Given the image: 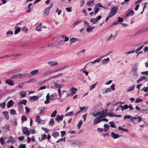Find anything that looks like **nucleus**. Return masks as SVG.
I'll list each match as a JSON object with an SVG mask.
<instances>
[{
    "label": "nucleus",
    "mask_w": 148,
    "mask_h": 148,
    "mask_svg": "<svg viewBox=\"0 0 148 148\" xmlns=\"http://www.w3.org/2000/svg\"><path fill=\"white\" fill-rule=\"evenodd\" d=\"M108 110L107 109H105L100 112H98L95 113L94 112L92 113V114L94 117H96L99 116H102L103 118H105L107 116V112Z\"/></svg>",
    "instance_id": "1"
},
{
    "label": "nucleus",
    "mask_w": 148,
    "mask_h": 148,
    "mask_svg": "<svg viewBox=\"0 0 148 148\" xmlns=\"http://www.w3.org/2000/svg\"><path fill=\"white\" fill-rule=\"evenodd\" d=\"M47 96H48V97L50 101H53L57 99V94L56 93H54L50 95L48 93H47Z\"/></svg>",
    "instance_id": "2"
},
{
    "label": "nucleus",
    "mask_w": 148,
    "mask_h": 148,
    "mask_svg": "<svg viewBox=\"0 0 148 148\" xmlns=\"http://www.w3.org/2000/svg\"><path fill=\"white\" fill-rule=\"evenodd\" d=\"M95 118L93 120V125H95L102 121V116H99Z\"/></svg>",
    "instance_id": "3"
},
{
    "label": "nucleus",
    "mask_w": 148,
    "mask_h": 148,
    "mask_svg": "<svg viewBox=\"0 0 148 148\" xmlns=\"http://www.w3.org/2000/svg\"><path fill=\"white\" fill-rule=\"evenodd\" d=\"M77 90L76 88H75L73 87L72 88L70 89V91L71 92H69V91H68L67 92V96H70L71 95V94L74 95L76 93L77 91ZM73 96V95H72Z\"/></svg>",
    "instance_id": "4"
},
{
    "label": "nucleus",
    "mask_w": 148,
    "mask_h": 148,
    "mask_svg": "<svg viewBox=\"0 0 148 148\" xmlns=\"http://www.w3.org/2000/svg\"><path fill=\"white\" fill-rule=\"evenodd\" d=\"M102 18L101 15L98 16L96 18H91L90 20V21L93 24H95L98 23V21L100 20Z\"/></svg>",
    "instance_id": "5"
},
{
    "label": "nucleus",
    "mask_w": 148,
    "mask_h": 148,
    "mask_svg": "<svg viewBox=\"0 0 148 148\" xmlns=\"http://www.w3.org/2000/svg\"><path fill=\"white\" fill-rule=\"evenodd\" d=\"M131 120L134 123L136 124L140 122L142 120V119L140 117H134L131 119Z\"/></svg>",
    "instance_id": "6"
},
{
    "label": "nucleus",
    "mask_w": 148,
    "mask_h": 148,
    "mask_svg": "<svg viewBox=\"0 0 148 148\" xmlns=\"http://www.w3.org/2000/svg\"><path fill=\"white\" fill-rule=\"evenodd\" d=\"M117 35L114 34L113 35L112 34H110L109 36H107L105 40L107 41H108L111 40H114L116 37Z\"/></svg>",
    "instance_id": "7"
},
{
    "label": "nucleus",
    "mask_w": 148,
    "mask_h": 148,
    "mask_svg": "<svg viewBox=\"0 0 148 148\" xmlns=\"http://www.w3.org/2000/svg\"><path fill=\"white\" fill-rule=\"evenodd\" d=\"M118 9L117 7H114L112 8L110 10V12L109 15L110 16H114L117 12Z\"/></svg>",
    "instance_id": "8"
},
{
    "label": "nucleus",
    "mask_w": 148,
    "mask_h": 148,
    "mask_svg": "<svg viewBox=\"0 0 148 148\" xmlns=\"http://www.w3.org/2000/svg\"><path fill=\"white\" fill-rule=\"evenodd\" d=\"M22 132L23 133L27 136L30 135V131L28 130V128L26 127H23L22 128Z\"/></svg>",
    "instance_id": "9"
},
{
    "label": "nucleus",
    "mask_w": 148,
    "mask_h": 148,
    "mask_svg": "<svg viewBox=\"0 0 148 148\" xmlns=\"http://www.w3.org/2000/svg\"><path fill=\"white\" fill-rule=\"evenodd\" d=\"M10 124H6L4 126L2 127V129L3 132H6L8 131H10Z\"/></svg>",
    "instance_id": "10"
},
{
    "label": "nucleus",
    "mask_w": 148,
    "mask_h": 148,
    "mask_svg": "<svg viewBox=\"0 0 148 148\" xmlns=\"http://www.w3.org/2000/svg\"><path fill=\"white\" fill-rule=\"evenodd\" d=\"M47 64L51 66H56L58 65V62L57 61H50L48 62Z\"/></svg>",
    "instance_id": "11"
},
{
    "label": "nucleus",
    "mask_w": 148,
    "mask_h": 148,
    "mask_svg": "<svg viewBox=\"0 0 148 148\" xmlns=\"http://www.w3.org/2000/svg\"><path fill=\"white\" fill-rule=\"evenodd\" d=\"M111 136L114 139H117L121 136V135L118 134H116L113 132H111Z\"/></svg>",
    "instance_id": "12"
},
{
    "label": "nucleus",
    "mask_w": 148,
    "mask_h": 148,
    "mask_svg": "<svg viewBox=\"0 0 148 148\" xmlns=\"http://www.w3.org/2000/svg\"><path fill=\"white\" fill-rule=\"evenodd\" d=\"M16 142V140L12 136H10L8 138V140L6 142L7 143H14Z\"/></svg>",
    "instance_id": "13"
},
{
    "label": "nucleus",
    "mask_w": 148,
    "mask_h": 148,
    "mask_svg": "<svg viewBox=\"0 0 148 148\" xmlns=\"http://www.w3.org/2000/svg\"><path fill=\"white\" fill-rule=\"evenodd\" d=\"M38 110L40 111L39 114L41 115L45 112V108L44 106H41L38 108Z\"/></svg>",
    "instance_id": "14"
},
{
    "label": "nucleus",
    "mask_w": 148,
    "mask_h": 148,
    "mask_svg": "<svg viewBox=\"0 0 148 148\" xmlns=\"http://www.w3.org/2000/svg\"><path fill=\"white\" fill-rule=\"evenodd\" d=\"M5 82L10 86H13L14 85V82L11 79H7L5 81Z\"/></svg>",
    "instance_id": "15"
},
{
    "label": "nucleus",
    "mask_w": 148,
    "mask_h": 148,
    "mask_svg": "<svg viewBox=\"0 0 148 148\" xmlns=\"http://www.w3.org/2000/svg\"><path fill=\"white\" fill-rule=\"evenodd\" d=\"M64 86V85L63 84H59L58 85V91L59 96L60 97H61V87H63Z\"/></svg>",
    "instance_id": "16"
},
{
    "label": "nucleus",
    "mask_w": 148,
    "mask_h": 148,
    "mask_svg": "<svg viewBox=\"0 0 148 148\" xmlns=\"http://www.w3.org/2000/svg\"><path fill=\"white\" fill-rule=\"evenodd\" d=\"M14 29H15L14 34L15 35H16L19 33L21 29V28L19 27L18 26H15L14 27Z\"/></svg>",
    "instance_id": "17"
},
{
    "label": "nucleus",
    "mask_w": 148,
    "mask_h": 148,
    "mask_svg": "<svg viewBox=\"0 0 148 148\" xmlns=\"http://www.w3.org/2000/svg\"><path fill=\"white\" fill-rule=\"evenodd\" d=\"M134 13V12L132 10H128L126 13V16H132Z\"/></svg>",
    "instance_id": "18"
},
{
    "label": "nucleus",
    "mask_w": 148,
    "mask_h": 148,
    "mask_svg": "<svg viewBox=\"0 0 148 148\" xmlns=\"http://www.w3.org/2000/svg\"><path fill=\"white\" fill-rule=\"evenodd\" d=\"M64 116L63 115L60 116L57 115L56 117V120L57 121H59L60 120L62 121Z\"/></svg>",
    "instance_id": "19"
},
{
    "label": "nucleus",
    "mask_w": 148,
    "mask_h": 148,
    "mask_svg": "<svg viewBox=\"0 0 148 148\" xmlns=\"http://www.w3.org/2000/svg\"><path fill=\"white\" fill-rule=\"evenodd\" d=\"M133 69L132 72L137 71V69L138 68V64L137 63H134L133 64Z\"/></svg>",
    "instance_id": "20"
},
{
    "label": "nucleus",
    "mask_w": 148,
    "mask_h": 148,
    "mask_svg": "<svg viewBox=\"0 0 148 148\" xmlns=\"http://www.w3.org/2000/svg\"><path fill=\"white\" fill-rule=\"evenodd\" d=\"M39 72L38 69H36L30 72V74L32 75H37Z\"/></svg>",
    "instance_id": "21"
},
{
    "label": "nucleus",
    "mask_w": 148,
    "mask_h": 148,
    "mask_svg": "<svg viewBox=\"0 0 148 148\" xmlns=\"http://www.w3.org/2000/svg\"><path fill=\"white\" fill-rule=\"evenodd\" d=\"M94 0H89L87 3V5L88 6H92L94 5Z\"/></svg>",
    "instance_id": "22"
},
{
    "label": "nucleus",
    "mask_w": 148,
    "mask_h": 148,
    "mask_svg": "<svg viewBox=\"0 0 148 148\" xmlns=\"http://www.w3.org/2000/svg\"><path fill=\"white\" fill-rule=\"evenodd\" d=\"M22 70L21 67H18L16 68L13 70L14 73H17L20 72Z\"/></svg>",
    "instance_id": "23"
},
{
    "label": "nucleus",
    "mask_w": 148,
    "mask_h": 148,
    "mask_svg": "<svg viewBox=\"0 0 148 148\" xmlns=\"http://www.w3.org/2000/svg\"><path fill=\"white\" fill-rule=\"evenodd\" d=\"M42 25V23H40L39 25L35 28V30L39 32L41 31H42V27H41Z\"/></svg>",
    "instance_id": "24"
},
{
    "label": "nucleus",
    "mask_w": 148,
    "mask_h": 148,
    "mask_svg": "<svg viewBox=\"0 0 148 148\" xmlns=\"http://www.w3.org/2000/svg\"><path fill=\"white\" fill-rule=\"evenodd\" d=\"M13 103H14L12 100H10L7 103V107L8 108H10L12 106Z\"/></svg>",
    "instance_id": "25"
},
{
    "label": "nucleus",
    "mask_w": 148,
    "mask_h": 148,
    "mask_svg": "<svg viewBox=\"0 0 148 148\" xmlns=\"http://www.w3.org/2000/svg\"><path fill=\"white\" fill-rule=\"evenodd\" d=\"M38 96H33L30 97L29 99L31 101H34L38 99Z\"/></svg>",
    "instance_id": "26"
},
{
    "label": "nucleus",
    "mask_w": 148,
    "mask_h": 148,
    "mask_svg": "<svg viewBox=\"0 0 148 148\" xmlns=\"http://www.w3.org/2000/svg\"><path fill=\"white\" fill-rule=\"evenodd\" d=\"M78 41V40L77 38H72L70 39V43L72 44L74 42L77 41Z\"/></svg>",
    "instance_id": "27"
},
{
    "label": "nucleus",
    "mask_w": 148,
    "mask_h": 148,
    "mask_svg": "<svg viewBox=\"0 0 148 148\" xmlns=\"http://www.w3.org/2000/svg\"><path fill=\"white\" fill-rule=\"evenodd\" d=\"M63 73H60L57 74L55 76H52L50 77V79H55L56 78H58L60 77L63 75Z\"/></svg>",
    "instance_id": "28"
},
{
    "label": "nucleus",
    "mask_w": 148,
    "mask_h": 148,
    "mask_svg": "<svg viewBox=\"0 0 148 148\" xmlns=\"http://www.w3.org/2000/svg\"><path fill=\"white\" fill-rule=\"evenodd\" d=\"M3 114L7 119L8 120L9 119V116L8 114V112L7 111H4L3 112Z\"/></svg>",
    "instance_id": "29"
},
{
    "label": "nucleus",
    "mask_w": 148,
    "mask_h": 148,
    "mask_svg": "<svg viewBox=\"0 0 148 148\" xmlns=\"http://www.w3.org/2000/svg\"><path fill=\"white\" fill-rule=\"evenodd\" d=\"M19 95L21 98H23L26 95L25 92L24 91H22L20 92Z\"/></svg>",
    "instance_id": "30"
},
{
    "label": "nucleus",
    "mask_w": 148,
    "mask_h": 148,
    "mask_svg": "<svg viewBox=\"0 0 148 148\" xmlns=\"http://www.w3.org/2000/svg\"><path fill=\"white\" fill-rule=\"evenodd\" d=\"M110 60L109 58H108L106 59H105L102 60L101 62L103 64H107Z\"/></svg>",
    "instance_id": "31"
},
{
    "label": "nucleus",
    "mask_w": 148,
    "mask_h": 148,
    "mask_svg": "<svg viewBox=\"0 0 148 148\" xmlns=\"http://www.w3.org/2000/svg\"><path fill=\"white\" fill-rule=\"evenodd\" d=\"M61 38L62 39H65L64 41V42H67L69 40V38L64 35H62L61 36Z\"/></svg>",
    "instance_id": "32"
},
{
    "label": "nucleus",
    "mask_w": 148,
    "mask_h": 148,
    "mask_svg": "<svg viewBox=\"0 0 148 148\" xmlns=\"http://www.w3.org/2000/svg\"><path fill=\"white\" fill-rule=\"evenodd\" d=\"M94 28L95 27H91V26H90V27H88L87 28L86 32L88 33L92 32Z\"/></svg>",
    "instance_id": "33"
},
{
    "label": "nucleus",
    "mask_w": 148,
    "mask_h": 148,
    "mask_svg": "<svg viewBox=\"0 0 148 148\" xmlns=\"http://www.w3.org/2000/svg\"><path fill=\"white\" fill-rule=\"evenodd\" d=\"M49 11L48 9H46L44 10L43 15L44 16H47L49 15Z\"/></svg>",
    "instance_id": "34"
},
{
    "label": "nucleus",
    "mask_w": 148,
    "mask_h": 148,
    "mask_svg": "<svg viewBox=\"0 0 148 148\" xmlns=\"http://www.w3.org/2000/svg\"><path fill=\"white\" fill-rule=\"evenodd\" d=\"M51 75L54 73L56 72H57L59 71V70H58V69H54L49 71Z\"/></svg>",
    "instance_id": "35"
},
{
    "label": "nucleus",
    "mask_w": 148,
    "mask_h": 148,
    "mask_svg": "<svg viewBox=\"0 0 148 148\" xmlns=\"http://www.w3.org/2000/svg\"><path fill=\"white\" fill-rule=\"evenodd\" d=\"M51 75L49 71H46L44 72L42 75L43 76L45 77L49 75Z\"/></svg>",
    "instance_id": "36"
},
{
    "label": "nucleus",
    "mask_w": 148,
    "mask_h": 148,
    "mask_svg": "<svg viewBox=\"0 0 148 148\" xmlns=\"http://www.w3.org/2000/svg\"><path fill=\"white\" fill-rule=\"evenodd\" d=\"M23 78H27L29 77L30 75L28 73H23Z\"/></svg>",
    "instance_id": "37"
},
{
    "label": "nucleus",
    "mask_w": 148,
    "mask_h": 148,
    "mask_svg": "<svg viewBox=\"0 0 148 148\" xmlns=\"http://www.w3.org/2000/svg\"><path fill=\"white\" fill-rule=\"evenodd\" d=\"M133 73V77L134 79H136L138 77V75L137 71L135 72H132Z\"/></svg>",
    "instance_id": "38"
},
{
    "label": "nucleus",
    "mask_w": 148,
    "mask_h": 148,
    "mask_svg": "<svg viewBox=\"0 0 148 148\" xmlns=\"http://www.w3.org/2000/svg\"><path fill=\"white\" fill-rule=\"evenodd\" d=\"M135 85H134L133 86H132L130 87L129 88L127 89V91L128 92L132 91V90H133L134 89V88H135Z\"/></svg>",
    "instance_id": "39"
},
{
    "label": "nucleus",
    "mask_w": 148,
    "mask_h": 148,
    "mask_svg": "<svg viewBox=\"0 0 148 148\" xmlns=\"http://www.w3.org/2000/svg\"><path fill=\"white\" fill-rule=\"evenodd\" d=\"M64 42L63 40H61L56 42L55 44L56 45H60L63 44Z\"/></svg>",
    "instance_id": "40"
},
{
    "label": "nucleus",
    "mask_w": 148,
    "mask_h": 148,
    "mask_svg": "<svg viewBox=\"0 0 148 148\" xmlns=\"http://www.w3.org/2000/svg\"><path fill=\"white\" fill-rule=\"evenodd\" d=\"M69 67L68 65H66L62 66L60 68L58 69V70H59V71L62 70H63L66 69Z\"/></svg>",
    "instance_id": "41"
},
{
    "label": "nucleus",
    "mask_w": 148,
    "mask_h": 148,
    "mask_svg": "<svg viewBox=\"0 0 148 148\" xmlns=\"http://www.w3.org/2000/svg\"><path fill=\"white\" fill-rule=\"evenodd\" d=\"M27 102V100L26 99H23L19 102L18 104L20 105V104H21L26 105Z\"/></svg>",
    "instance_id": "42"
},
{
    "label": "nucleus",
    "mask_w": 148,
    "mask_h": 148,
    "mask_svg": "<svg viewBox=\"0 0 148 148\" xmlns=\"http://www.w3.org/2000/svg\"><path fill=\"white\" fill-rule=\"evenodd\" d=\"M81 22V21L80 20H77L75 23H73V27H75L76 25H78Z\"/></svg>",
    "instance_id": "43"
},
{
    "label": "nucleus",
    "mask_w": 148,
    "mask_h": 148,
    "mask_svg": "<svg viewBox=\"0 0 148 148\" xmlns=\"http://www.w3.org/2000/svg\"><path fill=\"white\" fill-rule=\"evenodd\" d=\"M52 135L54 138H56L59 136V133L58 132H56L53 133Z\"/></svg>",
    "instance_id": "44"
},
{
    "label": "nucleus",
    "mask_w": 148,
    "mask_h": 148,
    "mask_svg": "<svg viewBox=\"0 0 148 148\" xmlns=\"http://www.w3.org/2000/svg\"><path fill=\"white\" fill-rule=\"evenodd\" d=\"M102 106V103L100 102L97 103L95 106V108H97L99 107H101Z\"/></svg>",
    "instance_id": "45"
},
{
    "label": "nucleus",
    "mask_w": 148,
    "mask_h": 148,
    "mask_svg": "<svg viewBox=\"0 0 148 148\" xmlns=\"http://www.w3.org/2000/svg\"><path fill=\"white\" fill-rule=\"evenodd\" d=\"M14 74L13 70L10 71L6 73V75L8 76H9L10 75Z\"/></svg>",
    "instance_id": "46"
},
{
    "label": "nucleus",
    "mask_w": 148,
    "mask_h": 148,
    "mask_svg": "<svg viewBox=\"0 0 148 148\" xmlns=\"http://www.w3.org/2000/svg\"><path fill=\"white\" fill-rule=\"evenodd\" d=\"M74 112L72 111L69 112L67 113L65 115V116H71L73 115Z\"/></svg>",
    "instance_id": "47"
},
{
    "label": "nucleus",
    "mask_w": 148,
    "mask_h": 148,
    "mask_svg": "<svg viewBox=\"0 0 148 148\" xmlns=\"http://www.w3.org/2000/svg\"><path fill=\"white\" fill-rule=\"evenodd\" d=\"M46 100L45 101L44 103L45 104H47L50 103V100L49 99V98L48 96H46Z\"/></svg>",
    "instance_id": "48"
},
{
    "label": "nucleus",
    "mask_w": 148,
    "mask_h": 148,
    "mask_svg": "<svg viewBox=\"0 0 148 148\" xmlns=\"http://www.w3.org/2000/svg\"><path fill=\"white\" fill-rule=\"evenodd\" d=\"M106 115L109 116L110 117L115 116V115L113 114L112 112L108 113Z\"/></svg>",
    "instance_id": "49"
},
{
    "label": "nucleus",
    "mask_w": 148,
    "mask_h": 148,
    "mask_svg": "<svg viewBox=\"0 0 148 148\" xmlns=\"http://www.w3.org/2000/svg\"><path fill=\"white\" fill-rule=\"evenodd\" d=\"M135 51V50L134 49H133L132 51H130L128 52H126L125 53L127 54L128 55L132 53H134Z\"/></svg>",
    "instance_id": "50"
},
{
    "label": "nucleus",
    "mask_w": 148,
    "mask_h": 148,
    "mask_svg": "<svg viewBox=\"0 0 148 148\" xmlns=\"http://www.w3.org/2000/svg\"><path fill=\"white\" fill-rule=\"evenodd\" d=\"M57 111L56 110H55L54 112L51 115V117H54L57 114Z\"/></svg>",
    "instance_id": "51"
},
{
    "label": "nucleus",
    "mask_w": 148,
    "mask_h": 148,
    "mask_svg": "<svg viewBox=\"0 0 148 148\" xmlns=\"http://www.w3.org/2000/svg\"><path fill=\"white\" fill-rule=\"evenodd\" d=\"M143 45H142L138 48L136 50H135V52L136 53H138V52H139V51H140L143 48Z\"/></svg>",
    "instance_id": "52"
},
{
    "label": "nucleus",
    "mask_w": 148,
    "mask_h": 148,
    "mask_svg": "<svg viewBox=\"0 0 148 148\" xmlns=\"http://www.w3.org/2000/svg\"><path fill=\"white\" fill-rule=\"evenodd\" d=\"M97 83V82L95 84H93L92 85L90 86V90H91L94 88L96 86Z\"/></svg>",
    "instance_id": "53"
},
{
    "label": "nucleus",
    "mask_w": 148,
    "mask_h": 148,
    "mask_svg": "<svg viewBox=\"0 0 148 148\" xmlns=\"http://www.w3.org/2000/svg\"><path fill=\"white\" fill-rule=\"evenodd\" d=\"M22 31L25 32V33L27 32L28 29L25 26H23L22 29Z\"/></svg>",
    "instance_id": "54"
},
{
    "label": "nucleus",
    "mask_w": 148,
    "mask_h": 148,
    "mask_svg": "<svg viewBox=\"0 0 148 148\" xmlns=\"http://www.w3.org/2000/svg\"><path fill=\"white\" fill-rule=\"evenodd\" d=\"M16 112L14 109H11L10 110V113L11 115H15Z\"/></svg>",
    "instance_id": "55"
},
{
    "label": "nucleus",
    "mask_w": 148,
    "mask_h": 148,
    "mask_svg": "<svg viewBox=\"0 0 148 148\" xmlns=\"http://www.w3.org/2000/svg\"><path fill=\"white\" fill-rule=\"evenodd\" d=\"M25 108L26 111V113L27 114H28L30 112V109L27 107H25Z\"/></svg>",
    "instance_id": "56"
},
{
    "label": "nucleus",
    "mask_w": 148,
    "mask_h": 148,
    "mask_svg": "<svg viewBox=\"0 0 148 148\" xmlns=\"http://www.w3.org/2000/svg\"><path fill=\"white\" fill-rule=\"evenodd\" d=\"M110 126L112 127L115 128H116V127L114 125V124L113 122H110L109 123Z\"/></svg>",
    "instance_id": "57"
},
{
    "label": "nucleus",
    "mask_w": 148,
    "mask_h": 148,
    "mask_svg": "<svg viewBox=\"0 0 148 148\" xmlns=\"http://www.w3.org/2000/svg\"><path fill=\"white\" fill-rule=\"evenodd\" d=\"M54 124V121L53 119H52L49 122V124L51 126L53 125Z\"/></svg>",
    "instance_id": "58"
},
{
    "label": "nucleus",
    "mask_w": 148,
    "mask_h": 148,
    "mask_svg": "<svg viewBox=\"0 0 148 148\" xmlns=\"http://www.w3.org/2000/svg\"><path fill=\"white\" fill-rule=\"evenodd\" d=\"M143 101V100L142 99H140L139 98H138L136 99L135 102L136 103H138L139 102H142Z\"/></svg>",
    "instance_id": "59"
},
{
    "label": "nucleus",
    "mask_w": 148,
    "mask_h": 148,
    "mask_svg": "<svg viewBox=\"0 0 148 148\" xmlns=\"http://www.w3.org/2000/svg\"><path fill=\"white\" fill-rule=\"evenodd\" d=\"M5 102H4L3 103H1L0 104V106L2 108H4L5 107Z\"/></svg>",
    "instance_id": "60"
},
{
    "label": "nucleus",
    "mask_w": 148,
    "mask_h": 148,
    "mask_svg": "<svg viewBox=\"0 0 148 148\" xmlns=\"http://www.w3.org/2000/svg\"><path fill=\"white\" fill-rule=\"evenodd\" d=\"M40 116L38 115L36 116V119L35 121L36 122L39 123L40 120Z\"/></svg>",
    "instance_id": "61"
},
{
    "label": "nucleus",
    "mask_w": 148,
    "mask_h": 148,
    "mask_svg": "<svg viewBox=\"0 0 148 148\" xmlns=\"http://www.w3.org/2000/svg\"><path fill=\"white\" fill-rule=\"evenodd\" d=\"M103 56H101L100 58H97V59L95 60L96 62H99L102 59V58H103Z\"/></svg>",
    "instance_id": "62"
},
{
    "label": "nucleus",
    "mask_w": 148,
    "mask_h": 148,
    "mask_svg": "<svg viewBox=\"0 0 148 148\" xmlns=\"http://www.w3.org/2000/svg\"><path fill=\"white\" fill-rule=\"evenodd\" d=\"M148 30V27L146 28L143 29H141L139 31V32L140 33H143L146 31Z\"/></svg>",
    "instance_id": "63"
},
{
    "label": "nucleus",
    "mask_w": 148,
    "mask_h": 148,
    "mask_svg": "<svg viewBox=\"0 0 148 148\" xmlns=\"http://www.w3.org/2000/svg\"><path fill=\"white\" fill-rule=\"evenodd\" d=\"M0 142L2 145H3L4 144L5 141L4 139L3 138H0Z\"/></svg>",
    "instance_id": "64"
}]
</instances>
